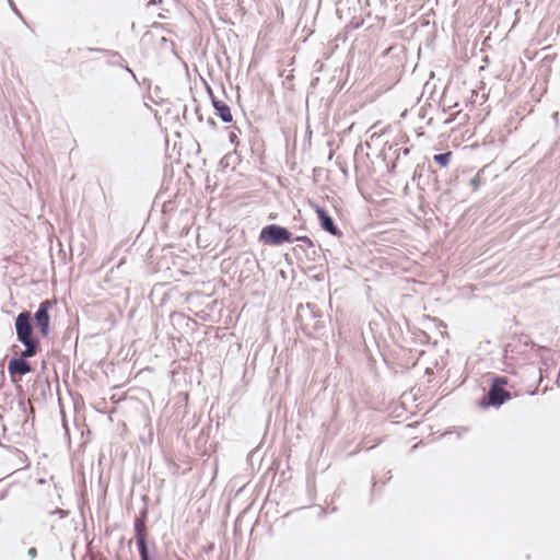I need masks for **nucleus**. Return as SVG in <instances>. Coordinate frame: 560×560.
<instances>
[{"mask_svg": "<svg viewBox=\"0 0 560 560\" xmlns=\"http://www.w3.org/2000/svg\"><path fill=\"white\" fill-rule=\"evenodd\" d=\"M15 330L18 340L25 347L20 358H14L9 362L8 371L14 380L16 375L22 376L32 371L28 362L24 359L32 358L40 349L39 340L33 335V326L31 324V314L22 312L15 317Z\"/></svg>", "mask_w": 560, "mask_h": 560, "instance_id": "obj_1", "label": "nucleus"}, {"mask_svg": "<svg viewBox=\"0 0 560 560\" xmlns=\"http://www.w3.org/2000/svg\"><path fill=\"white\" fill-rule=\"evenodd\" d=\"M259 238L265 244L280 245L291 241V233L280 225L271 224L261 230Z\"/></svg>", "mask_w": 560, "mask_h": 560, "instance_id": "obj_2", "label": "nucleus"}, {"mask_svg": "<svg viewBox=\"0 0 560 560\" xmlns=\"http://www.w3.org/2000/svg\"><path fill=\"white\" fill-rule=\"evenodd\" d=\"M56 300H46L39 304L34 318L39 334L43 337H48L50 334V316L49 310L56 304Z\"/></svg>", "mask_w": 560, "mask_h": 560, "instance_id": "obj_3", "label": "nucleus"}, {"mask_svg": "<svg viewBox=\"0 0 560 560\" xmlns=\"http://www.w3.org/2000/svg\"><path fill=\"white\" fill-rule=\"evenodd\" d=\"M506 384L508 380L505 377L499 376L493 380L488 393V400L490 405L500 406L511 398V394L504 389Z\"/></svg>", "mask_w": 560, "mask_h": 560, "instance_id": "obj_4", "label": "nucleus"}, {"mask_svg": "<svg viewBox=\"0 0 560 560\" xmlns=\"http://www.w3.org/2000/svg\"><path fill=\"white\" fill-rule=\"evenodd\" d=\"M313 208L318 217V220L320 221L322 228L325 231L329 232L330 234L337 235L339 231L334 224L332 219L326 213V211L317 205H314Z\"/></svg>", "mask_w": 560, "mask_h": 560, "instance_id": "obj_5", "label": "nucleus"}, {"mask_svg": "<svg viewBox=\"0 0 560 560\" xmlns=\"http://www.w3.org/2000/svg\"><path fill=\"white\" fill-rule=\"evenodd\" d=\"M212 104L217 114L224 122L233 121L231 108L224 101L213 98Z\"/></svg>", "mask_w": 560, "mask_h": 560, "instance_id": "obj_6", "label": "nucleus"}, {"mask_svg": "<svg viewBox=\"0 0 560 560\" xmlns=\"http://www.w3.org/2000/svg\"><path fill=\"white\" fill-rule=\"evenodd\" d=\"M136 528H137V532H138V534H137V545H138V548H139V551H140L141 560H149L143 524L138 523L136 525Z\"/></svg>", "mask_w": 560, "mask_h": 560, "instance_id": "obj_7", "label": "nucleus"}, {"mask_svg": "<svg viewBox=\"0 0 560 560\" xmlns=\"http://www.w3.org/2000/svg\"><path fill=\"white\" fill-rule=\"evenodd\" d=\"M451 158H452V152H446V153L435 154L434 161L438 162L440 165L445 166L448 164Z\"/></svg>", "mask_w": 560, "mask_h": 560, "instance_id": "obj_8", "label": "nucleus"}, {"mask_svg": "<svg viewBox=\"0 0 560 560\" xmlns=\"http://www.w3.org/2000/svg\"><path fill=\"white\" fill-rule=\"evenodd\" d=\"M298 241H302V242L306 243V244H307V245H310V246H312V245H313V243H312L311 238H310V237H307V236H301V237H298Z\"/></svg>", "mask_w": 560, "mask_h": 560, "instance_id": "obj_9", "label": "nucleus"}, {"mask_svg": "<svg viewBox=\"0 0 560 560\" xmlns=\"http://www.w3.org/2000/svg\"><path fill=\"white\" fill-rule=\"evenodd\" d=\"M27 553H28V556H30L31 558H33V559H34V558L37 556V550H36V548H35V547H32V548H30V549H28Z\"/></svg>", "mask_w": 560, "mask_h": 560, "instance_id": "obj_10", "label": "nucleus"}, {"mask_svg": "<svg viewBox=\"0 0 560 560\" xmlns=\"http://www.w3.org/2000/svg\"><path fill=\"white\" fill-rule=\"evenodd\" d=\"M229 138H230V141H231L232 143H237V136H236V133H235L234 131H231V132H230Z\"/></svg>", "mask_w": 560, "mask_h": 560, "instance_id": "obj_11", "label": "nucleus"}, {"mask_svg": "<svg viewBox=\"0 0 560 560\" xmlns=\"http://www.w3.org/2000/svg\"><path fill=\"white\" fill-rule=\"evenodd\" d=\"M471 185H472L474 187H476V186H477V180H476V178H474V179L471 180Z\"/></svg>", "mask_w": 560, "mask_h": 560, "instance_id": "obj_12", "label": "nucleus"}]
</instances>
